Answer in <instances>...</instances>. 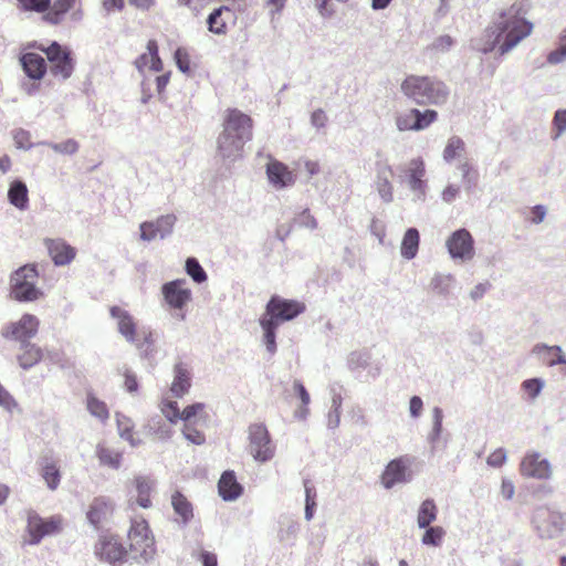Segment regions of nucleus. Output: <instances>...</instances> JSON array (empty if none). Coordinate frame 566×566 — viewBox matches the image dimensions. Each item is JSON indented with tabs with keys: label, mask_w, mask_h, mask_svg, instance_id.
Segmentation results:
<instances>
[{
	"label": "nucleus",
	"mask_w": 566,
	"mask_h": 566,
	"mask_svg": "<svg viewBox=\"0 0 566 566\" xmlns=\"http://www.w3.org/2000/svg\"><path fill=\"white\" fill-rule=\"evenodd\" d=\"M506 461V451L503 448L496 449L493 451L486 460V463L490 467L499 468L504 464Z\"/></svg>",
	"instance_id": "nucleus-64"
},
{
	"label": "nucleus",
	"mask_w": 566,
	"mask_h": 566,
	"mask_svg": "<svg viewBox=\"0 0 566 566\" xmlns=\"http://www.w3.org/2000/svg\"><path fill=\"white\" fill-rule=\"evenodd\" d=\"M218 490L224 501L231 502L235 501L242 494L243 488L237 481L233 471H226L219 480Z\"/></svg>",
	"instance_id": "nucleus-31"
},
{
	"label": "nucleus",
	"mask_w": 566,
	"mask_h": 566,
	"mask_svg": "<svg viewBox=\"0 0 566 566\" xmlns=\"http://www.w3.org/2000/svg\"><path fill=\"white\" fill-rule=\"evenodd\" d=\"M25 531L22 544L36 546L48 536H54L61 533L63 528V518L60 515L42 517L35 510L25 511Z\"/></svg>",
	"instance_id": "nucleus-5"
},
{
	"label": "nucleus",
	"mask_w": 566,
	"mask_h": 566,
	"mask_svg": "<svg viewBox=\"0 0 566 566\" xmlns=\"http://www.w3.org/2000/svg\"><path fill=\"white\" fill-rule=\"evenodd\" d=\"M499 494L504 501L513 500L515 495V484L511 478H502Z\"/></svg>",
	"instance_id": "nucleus-60"
},
{
	"label": "nucleus",
	"mask_w": 566,
	"mask_h": 566,
	"mask_svg": "<svg viewBox=\"0 0 566 566\" xmlns=\"http://www.w3.org/2000/svg\"><path fill=\"white\" fill-rule=\"evenodd\" d=\"M415 132H420L428 128L432 123L438 119V113L434 109L420 111L416 108Z\"/></svg>",
	"instance_id": "nucleus-47"
},
{
	"label": "nucleus",
	"mask_w": 566,
	"mask_h": 566,
	"mask_svg": "<svg viewBox=\"0 0 566 566\" xmlns=\"http://www.w3.org/2000/svg\"><path fill=\"white\" fill-rule=\"evenodd\" d=\"M113 511V502L107 497L98 496L92 501L86 517L90 524L94 527H98L112 516Z\"/></svg>",
	"instance_id": "nucleus-24"
},
{
	"label": "nucleus",
	"mask_w": 566,
	"mask_h": 566,
	"mask_svg": "<svg viewBox=\"0 0 566 566\" xmlns=\"http://www.w3.org/2000/svg\"><path fill=\"white\" fill-rule=\"evenodd\" d=\"M248 451L259 463H266L275 457L276 446L264 423L254 422L248 427Z\"/></svg>",
	"instance_id": "nucleus-7"
},
{
	"label": "nucleus",
	"mask_w": 566,
	"mask_h": 566,
	"mask_svg": "<svg viewBox=\"0 0 566 566\" xmlns=\"http://www.w3.org/2000/svg\"><path fill=\"white\" fill-rule=\"evenodd\" d=\"M95 455L101 467L112 470H119L124 460V452L114 448L105 441L98 442L95 447Z\"/></svg>",
	"instance_id": "nucleus-25"
},
{
	"label": "nucleus",
	"mask_w": 566,
	"mask_h": 566,
	"mask_svg": "<svg viewBox=\"0 0 566 566\" xmlns=\"http://www.w3.org/2000/svg\"><path fill=\"white\" fill-rule=\"evenodd\" d=\"M51 63V73L62 80L69 78L74 69L71 52L62 48L57 42H52L48 48H40Z\"/></svg>",
	"instance_id": "nucleus-16"
},
{
	"label": "nucleus",
	"mask_w": 566,
	"mask_h": 566,
	"mask_svg": "<svg viewBox=\"0 0 566 566\" xmlns=\"http://www.w3.org/2000/svg\"><path fill=\"white\" fill-rule=\"evenodd\" d=\"M161 412L171 423L181 420V412L176 401H165L161 406Z\"/></svg>",
	"instance_id": "nucleus-56"
},
{
	"label": "nucleus",
	"mask_w": 566,
	"mask_h": 566,
	"mask_svg": "<svg viewBox=\"0 0 566 566\" xmlns=\"http://www.w3.org/2000/svg\"><path fill=\"white\" fill-rule=\"evenodd\" d=\"M42 145H45L50 147L52 150H54L57 154L62 155H73L78 150V143L75 139H66L62 143H42Z\"/></svg>",
	"instance_id": "nucleus-52"
},
{
	"label": "nucleus",
	"mask_w": 566,
	"mask_h": 566,
	"mask_svg": "<svg viewBox=\"0 0 566 566\" xmlns=\"http://www.w3.org/2000/svg\"><path fill=\"white\" fill-rule=\"evenodd\" d=\"M94 554L99 560L116 565L125 560L127 551L118 538L112 535H104L96 542Z\"/></svg>",
	"instance_id": "nucleus-19"
},
{
	"label": "nucleus",
	"mask_w": 566,
	"mask_h": 566,
	"mask_svg": "<svg viewBox=\"0 0 566 566\" xmlns=\"http://www.w3.org/2000/svg\"><path fill=\"white\" fill-rule=\"evenodd\" d=\"M438 509L433 500H424L418 510L417 524L419 528H427L436 521Z\"/></svg>",
	"instance_id": "nucleus-40"
},
{
	"label": "nucleus",
	"mask_w": 566,
	"mask_h": 566,
	"mask_svg": "<svg viewBox=\"0 0 566 566\" xmlns=\"http://www.w3.org/2000/svg\"><path fill=\"white\" fill-rule=\"evenodd\" d=\"M130 552L135 558L150 559L155 554L154 537L146 520L136 517L132 521L128 531Z\"/></svg>",
	"instance_id": "nucleus-8"
},
{
	"label": "nucleus",
	"mask_w": 566,
	"mask_h": 566,
	"mask_svg": "<svg viewBox=\"0 0 566 566\" xmlns=\"http://www.w3.org/2000/svg\"><path fill=\"white\" fill-rule=\"evenodd\" d=\"M40 475L51 491H55L61 483V471L57 461L51 455H44L39 461Z\"/></svg>",
	"instance_id": "nucleus-27"
},
{
	"label": "nucleus",
	"mask_w": 566,
	"mask_h": 566,
	"mask_svg": "<svg viewBox=\"0 0 566 566\" xmlns=\"http://www.w3.org/2000/svg\"><path fill=\"white\" fill-rule=\"evenodd\" d=\"M228 7L214 9L207 19L208 30L214 34H224L227 32V19L224 14L230 15Z\"/></svg>",
	"instance_id": "nucleus-37"
},
{
	"label": "nucleus",
	"mask_w": 566,
	"mask_h": 566,
	"mask_svg": "<svg viewBox=\"0 0 566 566\" xmlns=\"http://www.w3.org/2000/svg\"><path fill=\"white\" fill-rule=\"evenodd\" d=\"M398 181L405 185L411 195L413 203L427 201L429 185L426 163L422 157H415L398 167Z\"/></svg>",
	"instance_id": "nucleus-3"
},
{
	"label": "nucleus",
	"mask_w": 566,
	"mask_h": 566,
	"mask_svg": "<svg viewBox=\"0 0 566 566\" xmlns=\"http://www.w3.org/2000/svg\"><path fill=\"white\" fill-rule=\"evenodd\" d=\"M252 118L237 108H229L223 114L222 130L245 143L252 139Z\"/></svg>",
	"instance_id": "nucleus-14"
},
{
	"label": "nucleus",
	"mask_w": 566,
	"mask_h": 566,
	"mask_svg": "<svg viewBox=\"0 0 566 566\" xmlns=\"http://www.w3.org/2000/svg\"><path fill=\"white\" fill-rule=\"evenodd\" d=\"M174 59L178 70L185 74L190 72V59L186 49L178 48L175 51Z\"/></svg>",
	"instance_id": "nucleus-57"
},
{
	"label": "nucleus",
	"mask_w": 566,
	"mask_h": 566,
	"mask_svg": "<svg viewBox=\"0 0 566 566\" xmlns=\"http://www.w3.org/2000/svg\"><path fill=\"white\" fill-rule=\"evenodd\" d=\"M48 252L56 266L70 264L75 258V249L62 239H46Z\"/></svg>",
	"instance_id": "nucleus-23"
},
{
	"label": "nucleus",
	"mask_w": 566,
	"mask_h": 566,
	"mask_svg": "<svg viewBox=\"0 0 566 566\" xmlns=\"http://www.w3.org/2000/svg\"><path fill=\"white\" fill-rule=\"evenodd\" d=\"M532 354L542 359L548 367L566 365V354L559 345L538 343L532 348Z\"/></svg>",
	"instance_id": "nucleus-26"
},
{
	"label": "nucleus",
	"mask_w": 566,
	"mask_h": 566,
	"mask_svg": "<svg viewBox=\"0 0 566 566\" xmlns=\"http://www.w3.org/2000/svg\"><path fill=\"white\" fill-rule=\"evenodd\" d=\"M547 212H548V209L546 206L536 205V206L532 207L530 210L528 221L535 226L541 224L542 222H544V220L547 216Z\"/></svg>",
	"instance_id": "nucleus-62"
},
{
	"label": "nucleus",
	"mask_w": 566,
	"mask_h": 566,
	"mask_svg": "<svg viewBox=\"0 0 566 566\" xmlns=\"http://www.w3.org/2000/svg\"><path fill=\"white\" fill-rule=\"evenodd\" d=\"M39 272L35 264H25L10 275V296L21 303H31L43 297L38 285Z\"/></svg>",
	"instance_id": "nucleus-4"
},
{
	"label": "nucleus",
	"mask_w": 566,
	"mask_h": 566,
	"mask_svg": "<svg viewBox=\"0 0 566 566\" xmlns=\"http://www.w3.org/2000/svg\"><path fill=\"white\" fill-rule=\"evenodd\" d=\"M400 91L418 105L442 106L450 97L449 86L434 76L408 75L401 82Z\"/></svg>",
	"instance_id": "nucleus-2"
},
{
	"label": "nucleus",
	"mask_w": 566,
	"mask_h": 566,
	"mask_svg": "<svg viewBox=\"0 0 566 566\" xmlns=\"http://www.w3.org/2000/svg\"><path fill=\"white\" fill-rule=\"evenodd\" d=\"M43 358L44 352L40 346L31 342L20 343L17 361L22 369H31Z\"/></svg>",
	"instance_id": "nucleus-29"
},
{
	"label": "nucleus",
	"mask_w": 566,
	"mask_h": 566,
	"mask_svg": "<svg viewBox=\"0 0 566 566\" xmlns=\"http://www.w3.org/2000/svg\"><path fill=\"white\" fill-rule=\"evenodd\" d=\"M185 285V279H177L163 284L160 289L165 304L174 311V316L180 321L186 318L185 307L192 300L191 290Z\"/></svg>",
	"instance_id": "nucleus-9"
},
{
	"label": "nucleus",
	"mask_w": 566,
	"mask_h": 566,
	"mask_svg": "<svg viewBox=\"0 0 566 566\" xmlns=\"http://www.w3.org/2000/svg\"><path fill=\"white\" fill-rule=\"evenodd\" d=\"M342 402L343 398L340 394L333 390L332 399H331V408L327 413L326 426L331 430H335L339 427L340 423V413H342Z\"/></svg>",
	"instance_id": "nucleus-43"
},
{
	"label": "nucleus",
	"mask_w": 566,
	"mask_h": 566,
	"mask_svg": "<svg viewBox=\"0 0 566 566\" xmlns=\"http://www.w3.org/2000/svg\"><path fill=\"white\" fill-rule=\"evenodd\" d=\"M531 524L539 538L557 539L566 532V513L541 506L534 510Z\"/></svg>",
	"instance_id": "nucleus-6"
},
{
	"label": "nucleus",
	"mask_w": 566,
	"mask_h": 566,
	"mask_svg": "<svg viewBox=\"0 0 566 566\" xmlns=\"http://www.w3.org/2000/svg\"><path fill=\"white\" fill-rule=\"evenodd\" d=\"M304 311L305 305L303 303L275 295L268 302L261 317L279 326L283 322L294 319Z\"/></svg>",
	"instance_id": "nucleus-10"
},
{
	"label": "nucleus",
	"mask_w": 566,
	"mask_h": 566,
	"mask_svg": "<svg viewBox=\"0 0 566 566\" xmlns=\"http://www.w3.org/2000/svg\"><path fill=\"white\" fill-rule=\"evenodd\" d=\"M177 217L174 213L160 216L154 221H145L139 224L140 240L150 242L156 239L164 240L169 237L175 228Z\"/></svg>",
	"instance_id": "nucleus-18"
},
{
	"label": "nucleus",
	"mask_w": 566,
	"mask_h": 566,
	"mask_svg": "<svg viewBox=\"0 0 566 566\" xmlns=\"http://www.w3.org/2000/svg\"><path fill=\"white\" fill-rule=\"evenodd\" d=\"M432 413V428L428 434V441L434 446L442 433L443 430V411L440 407H434L431 411Z\"/></svg>",
	"instance_id": "nucleus-45"
},
{
	"label": "nucleus",
	"mask_w": 566,
	"mask_h": 566,
	"mask_svg": "<svg viewBox=\"0 0 566 566\" xmlns=\"http://www.w3.org/2000/svg\"><path fill=\"white\" fill-rule=\"evenodd\" d=\"M412 462V459L408 455L389 461L380 475L381 485L386 490H391L396 485L410 483L413 479Z\"/></svg>",
	"instance_id": "nucleus-11"
},
{
	"label": "nucleus",
	"mask_w": 566,
	"mask_h": 566,
	"mask_svg": "<svg viewBox=\"0 0 566 566\" xmlns=\"http://www.w3.org/2000/svg\"><path fill=\"white\" fill-rule=\"evenodd\" d=\"M460 191L461 188L459 185L450 182L441 190L440 198L442 202L451 205L459 197Z\"/></svg>",
	"instance_id": "nucleus-58"
},
{
	"label": "nucleus",
	"mask_w": 566,
	"mask_h": 566,
	"mask_svg": "<svg viewBox=\"0 0 566 566\" xmlns=\"http://www.w3.org/2000/svg\"><path fill=\"white\" fill-rule=\"evenodd\" d=\"M39 325L40 321L35 315L24 314L20 319L4 325L1 329V336L20 343L30 342L36 335Z\"/></svg>",
	"instance_id": "nucleus-15"
},
{
	"label": "nucleus",
	"mask_w": 566,
	"mask_h": 566,
	"mask_svg": "<svg viewBox=\"0 0 566 566\" xmlns=\"http://www.w3.org/2000/svg\"><path fill=\"white\" fill-rule=\"evenodd\" d=\"M247 143L221 130L217 138V155L224 161L233 163L242 157L243 147Z\"/></svg>",
	"instance_id": "nucleus-21"
},
{
	"label": "nucleus",
	"mask_w": 566,
	"mask_h": 566,
	"mask_svg": "<svg viewBox=\"0 0 566 566\" xmlns=\"http://www.w3.org/2000/svg\"><path fill=\"white\" fill-rule=\"evenodd\" d=\"M86 407L88 412L102 422L107 421L109 411L106 403L93 395L87 396Z\"/></svg>",
	"instance_id": "nucleus-44"
},
{
	"label": "nucleus",
	"mask_w": 566,
	"mask_h": 566,
	"mask_svg": "<svg viewBox=\"0 0 566 566\" xmlns=\"http://www.w3.org/2000/svg\"><path fill=\"white\" fill-rule=\"evenodd\" d=\"M553 127H554V139L559 138L566 132V108L558 109L554 114L553 118Z\"/></svg>",
	"instance_id": "nucleus-55"
},
{
	"label": "nucleus",
	"mask_w": 566,
	"mask_h": 566,
	"mask_svg": "<svg viewBox=\"0 0 566 566\" xmlns=\"http://www.w3.org/2000/svg\"><path fill=\"white\" fill-rule=\"evenodd\" d=\"M391 167L387 164L378 165L375 178V188L385 203L394 201V186L389 179L391 176Z\"/></svg>",
	"instance_id": "nucleus-28"
},
{
	"label": "nucleus",
	"mask_w": 566,
	"mask_h": 566,
	"mask_svg": "<svg viewBox=\"0 0 566 566\" xmlns=\"http://www.w3.org/2000/svg\"><path fill=\"white\" fill-rule=\"evenodd\" d=\"M446 248L450 258L455 262L467 263L475 256L474 239L464 228L453 231L447 238Z\"/></svg>",
	"instance_id": "nucleus-12"
},
{
	"label": "nucleus",
	"mask_w": 566,
	"mask_h": 566,
	"mask_svg": "<svg viewBox=\"0 0 566 566\" xmlns=\"http://www.w3.org/2000/svg\"><path fill=\"white\" fill-rule=\"evenodd\" d=\"M455 285V277L450 273H434L430 280V290L440 296L450 295Z\"/></svg>",
	"instance_id": "nucleus-35"
},
{
	"label": "nucleus",
	"mask_w": 566,
	"mask_h": 566,
	"mask_svg": "<svg viewBox=\"0 0 566 566\" xmlns=\"http://www.w3.org/2000/svg\"><path fill=\"white\" fill-rule=\"evenodd\" d=\"M191 387V373L186 364L177 363L174 366V379L170 391L176 398L185 396Z\"/></svg>",
	"instance_id": "nucleus-30"
},
{
	"label": "nucleus",
	"mask_w": 566,
	"mask_h": 566,
	"mask_svg": "<svg viewBox=\"0 0 566 566\" xmlns=\"http://www.w3.org/2000/svg\"><path fill=\"white\" fill-rule=\"evenodd\" d=\"M0 407L8 412H13L18 408V402L13 396L0 384Z\"/></svg>",
	"instance_id": "nucleus-59"
},
{
	"label": "nucleus",
	"mask_w": 566,
	"mask_h": 566,
	"mask_svg": "<svg viewBox=\"0 0 566 566\" xmlns=\"http://www.w3.org/2000/svg\"><path fill=\"white\" fill-rule=\"evenodd\" d=\"M545 387V381L542 378H530L521 384L522 390L527 395L532 401L538 398Z\"/></svg>",
	"instance_id": "nucleus-49"
},
{
	"label": "nucleus",
	"mask_w": 566,
	"mask_h": 566,
	"mask_svg": "<svg viewBox=\"0 0 566 566\" xmlns=\"http://www.w3.org/2000/svg\"><path fill=\"white\" fill-rule=\"evenodd\" d=\"M22 67L25 74L33 80H41L46 72V62L38 53H24L21 59Z\"/></svg>",
	"instance_id": "nucleus-33"
},
{
	"label": "nucleus",
	"mask_w": 566,
	"mask_h": 566,
	"mask_svg": "<svg viewBox=\"0 0 566 566\" xmlns=\"http://www.w3.org/2000/svg\"><path fill=\"white\" fill-rule=\"evenodd\" d=\"M115 421L117 433L122 440L126 441L132 448H136L142 444V439L135 436V422L132 418L117 411L115 412Z\"/></svg>",
	"instance_id": "nucleus-32"
},
{
	"label": "nucleus",
	"mask_w": 566,
	"mask_h": 566,
	"mask_svg": "<svg viewBox=\"0 0 566 566\" xmlns=\"http://www.w3.org/2000/svg\"><path fill=\"white\" fill-rule=\"evenodd\" d=\"M185 270L192 281L198 284L206 282L208 279L206 271L196 258H188L186 260Z\"/></svg>",
	"instance_id": "nucleus-48"
},
{
	"label": "nucleus",
	"mask_w": 566,
	"mask_h": 566,
	"mask_svg": "<svg viewBox=\"0 0 566 566\" xmlns=\"http://www.w3.org/2000/svg\"><path fill=\"white\" fill-rule=\"evenodd\" d=\"M205 405L201 402H196L190 406H187L181 412V420L185 423H190L191 419L198 416L201 411H203Z\"/></svg>",
	"instance_id": "nucleus-63"
},
{
	"label": "nucleus",
	"mask_w": 566,
	"mask_h": 566,
	"mask_svg": "<svg viewBox=\"0 0 566 566\" xmlns=\"http://www.w3.org/2000/svg\"><path fill=\"white\" fill-rule=\"evenodd\" d=\"M28 11L44 12L50 8L51 0H18Z\"/></svg>",
	"instance_id": "nucleus-61"
},
{
	"label": "nucleus",
	"mask_w": 566,
	"mask_h": 566,
	"mask_svg": "<svg viewBox=\"0 0 566 566\" xmlns=\"http://www.w3.org/2000/svg\"><path fill=\"white\" fill-rule=\"evenodd\" d=\"M171 505L176 515L180 517V522L184 525L189 523L193 517L191 503L180 492H175L171 495Z\"/></svg>",
	"instance_id": "nucleus-38"
},
{
	"label": "nucleus",
	"mask_w": 566,
	"mask_h": 566,
	"mask_svg": "<svg viewBox=\"0 0 566 566\" xmlns=\"http://www.w3.org/2000/svg\"><path fill=\"white\" fill-rule=\"evenodd\" d=\"M147 51L140 54L134 62L135 67L137 69L140 76H146V71L151 72H161L163 71V61L159 57L158 53V44L155 40H149L147 43Z\"/></svg>",
	"instance_id": "nucleus-22"
},
{
	"label": "nucleus",
	"mask_w": 566,
	"mask_h": 566,
	"mask_svg": "<svg viewBox=\"0 0 566 566\" xmlns=\"http://www.w3.org/2000/svg\"><path fill=\"white\" fill-rule=\"evenodd\" d=\"M109 315L116 325L117 332L127 343L134 344L137 340V322L135 317L124 307L116 305L109 308Z\"/></svg>",
	"instance_id": "nucleus-20"
},
{
	"label": "nucleus",
	"mask_w": 566,
	"mask_h": 566,
	"mask_svg": "<svg viewBox=\"0 0 566 566\" xmlns=\"http://www.w3.org/2000/svg\"><path fill=\"white\" fill-rule=\"evenodd\" d=\"M8 200L19 210H25L29 202L28 187L22 180H13L8 189Z\"/></svg>",
	"instance_id": "nucleus-34"
},
{
	"label": "nucleus",
	"mask_w": 566,
	"mask_h": 566,
	"mask_svg": "<svg viewBox=\"0 0 566 566\" xmlns=\"http://www.w3.org/2000/svg\"><path fill=\"white\" fill-rule=\"evenodd\" d=\"M304 491H305L304 517L306 521H311L314 516V511L316 507V490L308 481H306L304 483Z\"/></svg>",
	"instance_id": "nucleus-50"
},
{
	"label": "nucleus",
	"mask_w": 566,
	"mask_h": 566,
	"mask_svg": "<svg viewBox=\"0 0 566 566\" xmlns=\"http://www.w3.org/2000/svg\"><path fill=\"white\" fill-rule=\"evenodd\" d=\"M520 473L524 478L535 480H548L553 475L551 462L539 452H527L520 464Z\"/></svg>",
	"instance_id": "nucleus-17"
},
{
	"label": "nucleus",
	"mask_w": 566,
	"mask_h": 566,
	"mask_svg": "<svg viewBox=\"0 0 566 566\" xmlns=\"http://www.w3.org/2000/svg\"><path fill=\"white\" fill-rule=\"evenodd\" d=\"M566 61V29L563 30L557 39V48L547 54V62L557 65Z\"/></svg>",
	"instance_id": "nucleus-46"
},
{
	"label": "nucleus",
	"mask_w": 566,
	"mask_h": 566,
	"mask_svg": "<svg viewBox=\"0 0 566 566\" xmlns=\"http://www.w3.org/2000/svg\"><path fill=\"white\" fill-rule=\"evenodd\" d=\"M265 175L268 184L276 191L294 187L297 180V174L294 169L271 156L265 164Z\"/></svg>",
	"instance_id": "nucleus-13"
},
{
	"label": "nucleus",
	"mask_w": 566,
	"mask_h": 566,
	"mask_svg": "<svg viewBox=\"0 0 566 566\" xmlns=\"http://www.w3.org/2000/svg\"><path fill=\"white\" fill-rule=\"evenodd\" d=\"M464 155L465 143L458 136L450 137L442 153L443 160L450 164L457 159L460 160L464 158Z\"/></svg>",
	"instance_id": "nucleus-39"
},
{
	"label": "nucleus",
	"mask_w": 566,
	"mask_h": 566,
	"mask_svg": "<svg viewBox=\"0 0 566 566\" xmlns=\"http://www.w3.org/2000/svg\"><path fill=\"white\" fill-rule=\"evenodd\" d=\"M182 434L188 442L196 446H201L206 441L205 434L193 428L191 423H185Z\"/></svg>",
	"instance_id": "nucleus-54"
},
{
	"label": "nucleus",
	"mask_w": 566,
	"mask_h": 566,
	"mask_svg": "<svg viewBox=\"0 0 566 566\" xmlns=\"http://www.w3.org/2000/svg\"><path fill=\"white\" fill-rule=\"evenodd\" d=\"M534 24L525 18L522 8L512 6L503 10L484 30L475 44L478 51L488 54L496 49L500 56L509 54L528 38Z\"/></svg>",
	"instance_id": "nucleus-1"
},
{
	"label": "nucleus",
	"mask_w": 566,
	"mask_h": 566,
	"mask_svg": "<svg viewBox=\"0 0 566 566\" xmlns=\"http://www.w3.org/2000/svg\"><path fill=\"white\" fill-rule=\"evenodd\" d=\"M446 532L441 526H429L421 538V543L427 546H439Z\"/></svg>",
	"instance_id": "nucleus-51"
},
{
	"label": "nucleus",
	"mask_w": 566,
	"mask_h": 566,
	"mask_svg": "<svg viewBox=\"0 0 566 566\" xmlns=\"http://www.w3.org/2000/svg\"><path fill=\"white\" fill-rule=\"evenodd\" d=\"M416 108H411L407 112L400 113L396 117V126L400 132L415 130V118Z\"/></svg>",
	"instance_id": "nucleus-53"
},
{
	"label": "nucleus",
	"mask_w": 566,
	"mask_h": 566,
	"mask_svg": "<svg viewBox=\"0 0 566 566\" xmlns=\"http://www.w3.org/2000/svg\"><path fill=\"white\" fill-rule=\"evenodd\" d=\"M259 324L262 328L263 335H262V343L266 348V352L273 356L276 353V329L277 325L274 323L269 322L268 319H264L260 316Z\"/></svg>",
	"instance_id": "nucleus-41"
},
{
	"label": "nucleus",
	"mask_w": 566,
	"mask_h": 566,
	"mask_svg": "<svg viewBox=\"0 0 566 566\" xmlns=\"http://www.w3.org/2000/svg\"><path fill=\"white\" fill-rule=\"evenodd\" d=\"M135 485L138 505L143 509H149L151 506L150 492L153 490V482L145 476H137L135 479Z\"/></svg>",
	"instance_id": "nucleus-42"
},
{
	"label": "nucleus",
	"mask_w": 566,
	"mask_h": 566,
	"mask_svg": "<svg viewBox=\"0 0 566 566\" xmlns=\"http://www.w3.org/2000/svg\"><path fill=\"white\" fill-rule=\"evenodd\" d=\"M420 235L416 228H409L402 238L400 245L401 256L406 260L416 258L419 249Z\"/></svg>",
	"instance_id": "nucleus-36"
}]
</instances>
